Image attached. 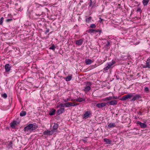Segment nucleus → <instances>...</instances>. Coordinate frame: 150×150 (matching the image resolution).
Returning a JSON list of instances; mask_svg holds the SVG:
<instances>
[{
	"instance_id": "20e7f679",
	"label": "nucleus",
	"mask_w": 150,
	"mask_h": 150,
	"mask_svg": "<svg viewBox=\"0 0 150 150\" xmlns=\"http://www.w3.org/2000/svg\"><path fill=\"white\" fill-rule=\"evenodd\" d=\"M92 114L91 111H87L85 112L82 117L83 119H86L90 117V116Z\"/></svg>"
},
{
	"instance_id": "e433bc0d",
	"label": "nucleus",
	"mask_w": 150,
	"mask_h": 150,
	"mask_svg": "<svg viewBox=\"0 0 150 150\" xmlns=\"http://www.w3.org/2000/svg\"><path fill=\"white\" fill-rule=\"evenodd\" d=\"M12 20V19H8L6 20V22H8L10 21H11Z\"/></svg>"
},
{
	"instance_id": "37998d69",
	"label": "nucleus",
	"mask_w": 150,
	"mask_h": 150,
	"mask_svg": "<svg viewBox=\"0 0 150 150\" xmlns=\"http://www.w3.org/2000/svg\"><path fill=\"white\" fill-rule=\"evenodd\" d=\"M74 103V105H75L74 106L77 105H78L79 104L78 103Z\"/></svg>"
},
{
	"instance_id": "0eeeda50",
	"label": "nucleus",
	"mask_w": 150,
	"mask_h": 150,
	"mask_svg": "<svg viewBox=\"0 0 150 150\" xmlns=\"http://www.w3.org/2000/svg\"><path fill=\"white\" fill-rule=\"evenodd\" d=\"M118 98V97L117 96H109L103 99L104 101H107L108 100H110L112 99H117Z\"/></svg>"
},
{
	"instance_id": "412c9836",
	"label": "nucleus",
	"mask_w": 150,
	"mask_h": 150,
	"mask_svg": "<svg viewBox=\"0 0 150 150\" xmlns=\"http://www.w3.org/2000/svg\"><path fill=\"white\" fill-rule=\"evenodd\" d=\"M146 65L147 68H150V59L147 60L146 62Z\"/></svg>"
},
{
	"instance_id": "a18cd8bd",
	"label": "nucleus",
	"mask_w": 150,
	"mask_h": 150,
	"mask_svg": "<svg viewBox=\"0 0 150 150\" xmlns=\"http://www.w3.org/2000/svg\"><path fill=\"white\" fill-rule=\"evenodd\" d=\"M83 141L84 142H87V140H86V139H85V140L83 139Z\"/></svg>"
},
{
	"instance_id": "f257e3e1",
	"label": "nucleus",
	"mask_w": 150,
	"mask_h": 150,
	"mask_svg": "<svg viewBox=\"0 0 150 150\" xmlns=\"http://www.w3.org/2000/svg\"><path fill=\"white\" fill-rule=\"evenodd\" d=\"M38 127L35 123L30 124L24 128V131L25 132L31 133L35 130Z\"/></svg>"
},
{
	"instance_id": "39448f33",
	"label": "nucleus",
	"mask_w": 150,
	"mask_h": 150,
	"mask_svg": "<svg viewBox=\"0 0 150 150\" xmlns=\"http://www.w3.org/2000/svg\"><path fill=\"white\" fill-rule=\"evenodd\" d=\"M142 98L141 96L139 94H137L135 95L131 99L130 101H134L136 100H140V98Z\"/></svg>"
},
{
	"instance_id": "7c9ffc66",
	"label": "nucleus",
	"mask_w": 150,
	"mask_h": 150,
	"mask_svg": "<svg viewBox=\"0 0 150 150\" xmlns=\"http://www.w3.org/2000/svg\"><path fill=\"white\" fill-rule=\"evenodd\" d=\"M56 47L54 45H52V46L50 47V49L52 50H54L55 48Z\"/></svg>"
},
{
	"instance_id": "aec40b11",
	"label": "nucleus",
	"mask_w": 150,
	"mask_h": 150,
	"mask_svg": "<svg viewBox=\"0 0 150 150\" xmlns=\"http://www.w3.org/2000/svg\"><path fill=\"white\" fill-rule=\"evenodd\" d=\"M56 110L55 109H53L49 112V115H53L55 114Z\"/></svg>"
},
{
	"instance_id": "c756f323",
	"label": "nucleus",
	"mask_w": 150,
	"mask_h": 150,
	"mask_svg": "<svg viewBox=\"0 0 150 150\" xmlns=\"http://www.w3.org/2000/svg\"><path fill=\"white\" fill-rule=\"evenodd\" d=\"M96 27V25L94 24H92L90 25V27L92 28H95Z\"/></svg>"
},
{
	"instance_id": "4c0bfd02",
	"label": "nucleus",
	"mask_w": 150,
	"mask_h": 150,
	"mask_svg": "<svg viewBox=\"0 0 150 150\" xmlns=\"http://www.w3.org/2000/svg\"><path fill=\"white\" fill-rule=\"evenodd\" d=\"M101 30H96V31H95V32H99L100 33H101Z\"/></svg>"
},
{
	"instance_id": "f03ea898",
	"label": "nucleus",
	"mask_w": 150,
	"mask_h": 150,
	"mask_svg": "<svg viewBox=\"0 0 150 150\" xmlns=\"http://www.w3.org/2000/svg\"><path fill=\"white\" fill-rule=\"evenodd\" d=\"M91 85V82H89L87 83L86 86L84 87V88L83 90L85 93H87L90 91L91 88L90 86Z\"/></svg>"
},
{
	"instance_id": "f3484780",
	"label": "nucleus",
	"mask_w": 150,
	"mask_h": 150,
	"mask_svg": "<svg viewBox=\"0 0 150 150\" xmlns=\"http://www.w3.org/2000/svg\"><path fill=\"white\" fill-rule=\"evenodd\" d=\"M66 107H69L72 106H74V103L72 102H67L66 103Z\"/></svg>"
},
{
	"instance_id": "4468645a",
	"label": "nucleus",
	"mask_w": 150,
	"mask_h": 150,
	"mask_svg": "<svg viewBox=\"0 0 150 150\" xmlns=\"http://www.w3.org/2000/svg\"><path fill=\"white\" fill-rule=\"evenodd\" d=\"M5 69L6 72H9L11 69V67L10 64H6L5 66Z\"/></svg>"
},
{
	"instance_id": "c9c22d12",
	"label": "nucleus",
	"mask_w": 150,
	"mask_h": 150,
	"mask_svg": "<svg viewBox=\"0 0 150 150\" xmlns=\"http://www.w3.org/2000/svg\"><path fill=\"white\" fill-rule=\"evenodd\" d=\"M137 113L139 115H142V112L140 111L137 112Z\"/></svg>"
},
{
	"instance_id": "a19ab883",
	"label": "nucleus",
	"mask_w": 150,
	"mask_h": 150,
	"mask_svg": "<svg viewBox=\"0 0 150 150\" xmlns=\"http://www.w3.org/2000/svg\"><path fill=\"white\" fill-rule=\"evenodd\" d=\"M142 67L144 68H147L146 65H143L142 66Z\"/></svg>"
},
{
	"instance_id": "2eb2a0df",
	"label": "nucleus",
	"mask_w": 150,
	"mask_h": 150,
	"mask_svg": "<svg viewBox=\"0 0 150 150\" xmlns=\"http://www.w3.org/2000/svg\"><path fill=\"white\" fill-rule=\"evenodd\" d=\"M116 127L115 124L114 123H108V127L109 129L113 128Z\"/></svg>"
},
{
	"instance_id": "dca6fc26",
	"label": "nucleus",
	"mask_w": 150,
	"mask_h": 150,
	"mask_svg": "<svg viewBox=\"0 0 150 150\" xmlns=\"http://www.w3.org/2000/svg\"><path fill=\"white\" fill-rule=\"evenodd\" d=\"M64 112V108H61L59 109L57 112V114L58 115H60Z\"/></svg>"
},
{
	"instance_id": "6ab92c4d",
	"label": "nucleus",
	"mask_w": 150,
	"mask_h": 150,
	"mask_svg": "<svg viewBox=\"0 0 150 150\" xmlns=\"http://www.w3.org/2000/svg\"><path fill=\"white\" fill-rule=\"evenodd\" d=\"M92 62V60L89 59H86L85 60V63L87 65L91 64Z\"/></svg>"
},
{
	"instance_id": "c85d7f7f",
	"label": "nucleus",
	"mask_w": 150,
	"mask_h": 150,
	"mask_svg": "<svg viewBox=\"0 0 150 150\" xmlns=\"http://www.w3.org/2000/svg\"><path fill=\"white\" fill-rule=\"evenodd\" d=\"M60 108H63L64 107H66V103L64 104H60Z\"/></svg>"
},
{
	"instance_id": "a211bd4d",
	"label": "nucleus",
	"mask_w": 150,
	"mask_h": 150,
	"mask_svg": "<svg viewBox=\"0 0 150 150\" xmlns=\"http://www.w3.org/2000/svg\"><path fill=\"white\" fill-rule=\"evenodd\" d=\"M58 126L59 125L58 124H54V125L53 126V129L52 130V131H53L54 133L56 131Z\"/></svg>"
},
{
	"instance_id": "1a4fd4ad",
	"label": "nucleus",
	"mask_w": 150,
	"mask_h": 150,
	"mask_svg": "<svg viewBox=\"0 0 150 150\" xmlns=\"http://www.w3.org/2000/svg\"><path fill=\"white\" fill-rule=\"evenodd\" d=\"M54 132L53 131H50L48 130L45 131L43 132V134L45 135H50L52 134Z\"/></svg>"
},
{
	"instance_id": "bb28decb",
	"label": "nucleus",
	"mask_w": 150,
	"mask_h": 150,
	"mask_svg": "<svg viewBox=\"0 0 150 150\" xmlns=\"http://www.w3.org/2000/svg\"><path fill=\"white\" fill-rule=\"evenodd\" d=\"M26 112L25 111H22L20 114V115L21 116H25L26 114Z\"/></svg>"
},
{
	"instance_id": "58836bf2",
	"label": "nucleus",
	"mask_w": 150,
	"mask_h": 150,
	"mask_svg": "<svg viewBox=\"0 0 150 150\" xmlns=\"http://www.w3.org/2000/svg\"><path fill=\"white\" fill-rule=\"evenodd\" d=\"M141 11V9L140 8H138L137 9V12H140Z\"/></svg>"
},
{
	"instance_id": "72a5a7b5",
	"label": "nucleus",
	"mask_w": 150,
	"mask_h": 150,
	"mask_svg": "<svg viewBox=\"0 0 150 150\" xmlns=\"http://www.w3.org/2000/svg\"><path fill=\"white\" fill-rule=\"evenodd\" d=\"M70 99L69 98H67V99H64V102H65L66 103H67V102H68L69 101H70Z\"/></svg>"
},
{
	"instance_id": "79ce46f5",
	"label": "nucleus",
	"mask_w": 150,
	"mask_h": 150,
	"mask_svg": "<svg viewBox=\"0 0 150 150\" xmlns=\"http://www.w3.org/2000/svg\"><path fill=\"white\" fill-rule=\"evenodd\" d=\"M91 2L89 3V6H91V4H92V1L91 0H90Z\"/></svg>"
},
{
	"instance_id": "f8f14e48",
	"label": "nucleus",
	"mask_w": 150,
	"mask_h": 150,
	"mask_svg": "<svg viewBox=\"0 0 150 150\" xmlns=\"http://www.w3.org/2000/svg\"><path fill=\"white\" fill-rule=\"evenodd\" d=\"M83 41L84 39L82 38L79 40H76L75 41V43L78 45H81L83 44Z\"/></svg>"
},
{
	"instance_id": "49530a36",
	"label": "nucleus",
	"mask_w": 150,
	"mask_h": 150,
	"mask_svg": "<svg viewBox=\"0 0 150 150\" xmlns=\"http://www.w3.org/2000/svg\"><path fill=\"white\" fill-rule=\"evenodd\" d=\"M49 30H46V32H47V33H48V32H49Z\"/></svg>"
},
{
	"instance_id": "de8ad7c7",
	"label": "nucleus",
	"mask_w": 150,
	"mask_h": 150,
	"mask_svg": "<svg viewBox=\"0 0 150 150\" xmlns=\"http://www.w3.org/2000/svg\"><path fill=\"white\" fill-rule=\"evenodd\" d=\"M100 19L101 20V21L103 20V19H101L100 18Z\"/></svg>"
},
{
	"instance_id": "c03bdc74",
	"label": "nucleus",
	"mask_w": 150,
	"mask_h": 150,
	"mask_svg": "<svg viewBox=\"0 0 150 150\" xmlns=\"http://www.w3.org/2000/svg\"><path fill=\"white\" fill-rule=\"evenodd\" d=\"M110 44V42H109L108 41V43H107V44H106V46H108V45H109Z\"/></svg>"
},
{
	"instance_id": "9b49d317",
	"label": "nucleus",
	"mask_w": 150,
	"mask_h": 150,
	"mask_svg": "<svg viewBox=\"0 0 150 150\" xmlns=\"http://www.w3.org/2000/svg\"><path fill=\"white\" fill-rule=\"evenodd\" d=\"M85 100V99L84 98H78L76 99H71V101H75L76 102H81L82 101H84Z\"/></svg>"
},
{
	"instance_id": "2f4dec72",
	"label": "nucleus",
	"mask_w": 150,
	"mask_h": 150,
	"mask_svg": "<svg viewBox=\"0 0 150 150\" xmlns=\"http://www.w3.org/2000/svg\"><path fill=\"white\" fill-rule=\"evenodd\" d=\"M4 19V18L3 17L1 18L0 19V25H1L2 24Z\"/></svg>"
},
{
	"instance_id": "393cba45",
	"label": "nucleus",
	"mask_w": 150,
	"mask_h": 150,
	"mask_svg": "<svg viewBox=\"0 0 150 150\" xmlns=\"http://www.w3.org/2000/svg\"><path fill=\"white\" fill-rule=\"evenodd\" d=\"M95 31H96V30H94L92 29H89L87 31L88 33H93Z\"/></svg>"
},
{
	"instance_id": "cd10ccee",
	"label": "nucleus",
	"mask_w": 150,
	"mask_h": 150,
	"mask_svg": "<svg viewBox=\"0 0 150 150\" xmlns=\"http://www.w3.org/2000/svg\"><path fill=\"white\" fill-rule=\"evenodd\" d=\"M71 76H68L67 77L66 79V80L67 81H69L71 79Z\"/></svg>"
},
{
	"instance_id": "ea45409f",
	"label": "nucleus",
	"mask_w": 150,
	"mask_h": 150,
	"mask_svg": "<svg viewBox=\"0 0 150 150\" xmlns=\"http://www.w3.org/2000/svg\"><path fill=\"white\" fill-rule=\"evenodd\" d=\"M59 107H60V104L59 105L58 104H57L56 105V108H58Z\"/></svg>"
},
{
	"instance_id": "7ed1b4c3",
	"label": "nucleus",
	"mask_w": 150,
	"mask_h": 150,
	"mask_svg": "<svg viewBox=\"0 0 150 150\" xmlns=\"http://www.w3.org/2000/svg\"><path fill=\"white\" fill-rule=\"evenodd\" d=\"M132 96L133 94L129 93L122 96L120 100H125L128 98H130Z\"/></svg>"
},
{
	"instance_id": "4be33fe9",
	"label": "nucleus",
	"mask_w": 150,
	"mask_h": 150,
	"mask_svg": "<svg viewBox=\"0 0 150 150\" xmlns=\"http://www.w3.org/2000/svg\"><path fill=\"white\" fill-rule=\"evenodd\" d=\"M104 142L106 143L107 144H110L111 142V141L109 139L107 138H104Z\"/></svg>"
},
{
	"instance_id": "5701e85b",
	"label": "nucleus",
	"mask_w": 150,
	"mask_h": 150,
	"mask_svg": "<svg viewBox=\"0 0 150 150\" xmlns=\"http://www.w3.org/2000/svg\"><path fill=\"white\" fill-rule=\"evenodd\" d=\"M92 19L91 16H89L88 18H87L86 19V22L88 23H89L91 22V20Z\"/></svg>"
},
{
	"instance_id": "b1692460",
	"label": "nucleus",
	"mask_w": 150,
	"mask_h": 150,
	"mask_svg": "<svg viewBox=\"0 0 150 150\" xmlns=\"http://www.w3.org/2000/svg\"><path fill=\"white\" fill-rule=\"evenodd\" d=\"M149 1V0H143L142 2L144 6H146Z\"/></svg>"
},
{
	"instance_id": "9d476101",
	"label": "nucleus",
	"mask_w": 150,
	"mask_h": 150,
	"mask_svg": "<svg viewBox=\"0 0 150 150\" xmlns=\"http://www.w3.org/2000/svg\"><path fill=\"white\" fill-rule=\"evenodd\" d=\"M107 104L105 103H101L96 104V106L98 108H101L106 106Z\"/></svg>"
},
{
	"instance_id": "423d86ee",
	"label": "nucleus",
	"mask_w": 150,
	"mask_h": 150,
	"mask_svg": "<svg viewBox=\"0 0 150 150\" xmlns=\"http://www.w3.org/2000/svg\"><path fill=\"white\" fill-rule=\"evenodd\" d=\"M115 63V61H112L111 62L108 64L107 66L104 68V70L106 71L107 70L111 67H112V66Z\"/></svg>"
},
{
	"instance_id": "ddd939ff",
	"label": "nucleus",
	"mask_w": 150,
	"mask_h": 150,
	"mask_svg": "<svg viewBox=\"0 0 150 150\" xmlns=\"http://www.w3.org/2000/svg\"><path fill=\"white\" fill-rule=\"evenodd\" d=\"M137 124L140 125L142 128H145L146 127L147 125L145 123H143L140 121H137Z\"/></svg>"
},
{
	"instance_id": "a878e982",
	"label": "nucleus",
	"mask_w": 150,
	"mask_h": 150,
	"mask_svg": "<svg viewBox=\"0 0 150 150\" xmlns=\"http://www.w3.org/2000/svg\"><path fill=\"white\" fill-rule=\"evenodd\" d=\"M16 125V121H13L11 123L10 125L12 127H14Z\"/></svg>"
},
{
	"instance_id": "473e14b6",
	"label": "nucleus",
	"mask_w": 150,
	"mask_h": 150,
	"mask_svg": "<svg viewBox=\"0 0 150 150\" xmlns=\"http://www.w3.org/2000/svg\"><path fill=\"white\" fill-rule=\"evenodd\" d=\"M2 96L4 98H6L7 97V95L6 93H4L2 95Z\"/></svg>"
},
{
	"instance_id": "6e6552de",
	"label": "nucleus",
	"mask_w": 150,
	"mask_h": 150,
	"mask_svg": "<svg viewBox=\"0 0 150 150\" xmlns=\"http://www.w3.org/2000/svg\"><path fill=\"white\" fill-rule=\"evenodd\" d=\"M107 103L110 105H116L117 103V101L115 100H111L108 101Z\"/></svg>"
},
{
	"instance_id": "f704fd0d",
	"label": "nucleus",
	"mask_w": 150,
	"mask_h": 150,
	"mask_svg": "<svg viewBox=\"0 0 150 150\" xmlns=\"http://www.w3.org/2000/svg\"><path fill=\"white\" fill-rule=\"evenodd\" d=\"M144 91L146 92H148L149 91V88L147 87H145L144 88Z\"/></svg>"
}]
</instances>
